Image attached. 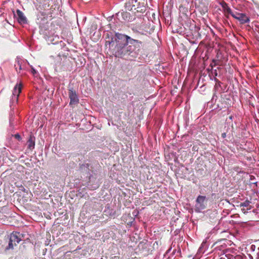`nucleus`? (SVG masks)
<instances>
[{
    "label": "nucleus",
    "mask_w": 259,
    "mask_h": 259,
    "mask_svg": "<svg viewBox=\"0 0 259 259\" xmlns=\"http://www.w3.org/2000/svg\"><path fill=\"white\" fill-rule=\"evenodd\" d=\"M116 45L114 49L115 56L126 60L136 58L140 51L142 42L131 38L130 36L116 33Z\"/></svg>",
    "instance_id": "1"
},
{
    "label": "nucleus",
    "mask_w": 259,
    "mask_h": 259,
    "mask_svg": "<svg viewBox=\"0 0 259 259\" xmlns=\"http://www.w3.org/2000/svg\"><path fill=\"white\" fill-rule=\"evenodd\" d=\"M21 240L19 233L17 232L12 233L10 236L8 246L6 247V249H13L14 246L17 245Z\"/></svg>",
    "instance_id": "2"
},
{
    "label": "nucleus",
    "mask_w": 259,
    "mask_h": 259,
    "mask_svg": "<svg viewBox=\"0 0 259 259\" xmlns=\"http://www.w3.org/2000/svg\"><path fill=\"white\" fill-rule=\"evenodd\" d=\"M206 197L205 196L199 195L196 200L195 204V211L200 212L206 208Z\"/></svg>",
    "instance_id": "3"
},
{
    "label": "nucleus",
    "mask_w": 259,
    "mask_h": 259,
    "mask_svg": "<svg viewBox=\"0 0 259 259\" xmlns=\"http://www.w3.org/2000/svg\"><path fill=\"white\" fill-rule=\"evenodd\" d=\"M139 5L140 3L138 2V0H126L125 4V8L128 11L137 10V12H142L143 10L140 9Z\"/></svg>",
    "instance_id": "4"
},
{
    "label": "nucleus",
    "mask_w": 259,
    "mask_h": 259,
    "mask_svg": "<svg viewBox=\"0 0 259 259\" xmlns=\"http://www.w3.org/2000/svg\"><path fill=\"white\" fill-rule=\"evenodd\" d=\"M27 64L28 62L27 60L22 59L20 58H17V60L14 65L16 71L18 73H20L21 71L25 70L27 68Z\"/></svg>",
    "instance_id": "5"
},
{
    "label": "nucleus",
    "mask_w": 259,
    "mask_h": 259,
    "mask_svg": "<svg viewBox=\"0 0 259 259\" xmlns=\"http://www.w3.org/2000/svg\"><path fill=\"white\" fill-rule=\"evenodd\" d=\"M232 17L238 20L241 24L248 23L250 21L249 18L244 13H239L236 12L235 14H232Z\"/></svg>",
    "instance_id": "6"
},
{
    "label": "nucleus",
    "mask_w": 259,
    "mask_h": 259,
    "mask_svg": "<svg viewBox=\"0 0 259 259\" xmlns=\"http://www.w3.org/2000/svg\"><path fill=\"white\" fill-rule=\"evenodd\" d=\"M68 96L70 100L69 103L70 105H75L78 103L79 99L75 91L73 89V88H72L69 89Z\"/></svg>",
    "instance_id": "7"
},
{
    "label": "nucleus",
    "mask_w": 259,
    "mask_h": 259,
    "mask_svg": "<svg viewBox=\"0 0 259 259\" xmlns=\"http://www.w3.org/2000/svg\"><path fill=\"white\" fill-rule=\"evenodd\" d=\"M14 17L17 20L18 23L20 24H25L27 23V19L24 13L20 10H17L16 13L13 11Z\"/></svg>",
    "instance_id": "8"
},
{
    "label": "nucleus",
    "mask_w": 259,
    "mask_h": 259,
    "mask_svg": "<svg viewBox=\"0 0 259 259\" xmlns=\"http://www.w3.org/2000/svg\"><path fill=\"white\" fill-rule=\"evenodd\" d=\"M35 137L32 134H30L27 142V148L30 150H32L35 147Z\"/></svg>",
    "instance_id": "9"
},
{
    "label": "nucleus",
    "mask_w": 259,
    "mask_h": 259,
    "mask_svg": "<svg viewBox=\"0 0 259 259\" xmlns=\"http://www.w3.org/2000/svg\"><path fill=\"white\" fill-rule=\"evenodd\" d=\"M21 90L22 85L21 84L16 85L13 91L12 95H13V97H15L16 98H18L19 94L21 92Z\"/></svg>",
    "instance_id": "10"
},
{
    "label": "nucleus",
    "mask_w": 259,
    "mask_h": 259,
    "mask_svg": "<svg viewBox=\"0 0 259 259\" xmlns=\"http://www.w3.org/2000/svg\"><path fill=\"white\" fill-rule=\"evenodd\" d=\"M122 19L127 22L132 21L133 18L131 14L127 12H123L121 13Z\"/></svg>",
    "instance_id": "11"
},
{
    "label": "nucleus",
    "mask_w": 259,
    "mask_h": 259,
    "mask_svg": "<svg viewBox=\"0 0 259 259\" xmlns=\"http://www.w3.org/2000/svg\"><path fill=\"white\" fill-rule=\"evenodd\" d=\"M250 201H249L248 200H246L244 202L240 204V207H247V210H250L252 208V206L250 205Z\"/></svg>",
    "instance_id": "12"
},
{
    "label": "nucleus",
    "mask_w": 259,
    "mask_h": 259,
    "mask_svg": "<svg viewBox=\"0 0 259 259\" xmlns=\"http://www.w3.org/2000/svg\"><path fill=\"white\" fill-rule=\"evenodd\" d=\"M90 164L89 163H84L81 165L80 168L82 170L84 171H87L88 170H90Z\"/></svg>",
    "instance_id": "13"
},
{
    "label": "nucleus",
    "mask_w": 259,
    "mask_h": 259,
    "mask_svg": "<svg viewBox=\"0 0 259 259\" xmlns=\"http://www.w3.org/2000/svg\"><path fill=\"white\" fill-rule=\"evenodd\" d=\"M224 12L228 14H230L232 16V14H235V13L233 12L231 9V8L229 7L226 8V9L224 10Z\"/></svg>",
    "instance_id": "14"
},
{
    "label": "nucleus",
    "mask_w": 259,
    "mask_h": 259,
    "mask_svg": "<svg viewBox=\"0 0 259 259\" xmlns=\"http://www.w3.org/2000/svg\"><path fill=\"white\" fill-rule=\"evenodd\" d=\"M228 257H229L228 259H242V256L240 255H236L234 256L230 254H228Z\"/></svg>",
    "instance_id": "15"
},
{
    "label": "nucleus",
    "mask_w": 259,
    "mask_h": 259,
    "mask_svg": "<svg viewBox=\"0 0 259 259\" xmlns=\"http://www.w3.org/2000/svg\"><path fill=\"white\" fill-rule=\"evenodd\" d=\"M14 137L17 139L18 141H20L21 140V136L19 134H17L14 135Z\"/></svg>",
    "instance_id": "16"
},
{
    "label": "nucleus",
    "mask_w": 259,
    "mask_h": 259,
    "mask_svg": "<svg viewBox=\"0 0 259 259\" xmlns=\"http://www.w3.org/2000/svg\"><path fill=\"white\" fill-rule=\"evenodd\" d=\"M222 8H223L224 10L226 9V8L228 7L227 4L224 2L222 3Z\"/></svg>",
    "instance_id": "17"
},
{
    "label": "nucleus",
    "mask_w": 259,
    "mask_h": 259,
    "mask_svg": "<svg viewBox=\"0 0 259 259\" xmlns=\"http://www.w3.org/2000/svg\"><path fill=\"white\" fill-rule=\"evenodd\" d=\"M254 31L259 33V25H256L254 28Z\"/></svg>",
    "instance_id": "18"
},
{
    "label": "nucleus",
    "mask_w": 259,
    "mask_h": 259,
    "mask_svg": "<svg viewBox=\"0 0 259 259\" xmlns=\"http://www.w3.org/2000/svg\"><path fill=\"white\" fill-rule=\"evenodd\" d=\"M11 100L13 102H14L15 101L17 102L18 100V98H16L15 97H13V95H12Z\"/></svg>",
    "instance_id": "19"
},
{
    "label": "nucleus",
    "mask_w": 259,
    "mask_h": 259,
    "mask_svg": "<svg viewBox=\"0 0 259 259\" xmlns=\"http://www.w3.org/2000/svg\"><path fill=\"white\" fill-rule=\"evenodd\" d=\"M228 254H225L224 256L221 257L220 259H228L229 257H228Z\"/></svg>",
    "instance_id": "20"
},
{
    "label": "nucleus",
    "mask_w": 259,
    "mask_h": 259,
    "mask_svg": "<svg viewBox=\"0 0 259 259\" xmlns=\"http://www.w3.org/2000/svg\"><path fill=\"white\" fill-rule=\"evenodd\" d=\"M241 210L244 213H247L248 210H247V209H245L244 208H241Z\"/></svg>",
    "instance_id": "21"
},
{
    "label": "nucleus",
    "mask_w": 259,
    "mask_h": 259,
    "mask_svg": "<svg viewBox=\"0 0 259 259\" xmlns=\"http://www.w3.org/2000/svg\"><path fill=\"white\" fill-rule=\"evenodd\" d=\"M222 137L223 138H225L226 137V133H224L222 134Z\"/></svg>",
    "instance_id": "22"
},
{
    "label": "nucleus",
    "mask_w": 259,
    "mask_h": 259,
    "mask_svg": "<svg viewBox=\"0 0 259 259\" xmlns=\"http://www.w3.org/2000/svg\"><path fill=\"white\" fill-rule=\"evenodd\" d=\"M36 72L34 68H32V73L33 74H34L35 73H36Z\"/></svg>",
    "instance_id": "23"
},
{
    "label": "nucleus",
    "mask_w": 259,
    "mask_h": 259,
    "mask_svg": "<svg viewBox=\"0 0 259 259\" xmlns=\"http://www.w3.org/2000/svg\"><path fill=\"white\" fill-rule=\"evenodd\" d=\"M210 66H211V67L212 68L213 67V65H212V64H210Z\"/></svg>",
    "instance_id": "24"
}]
</instances>
